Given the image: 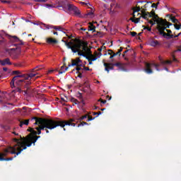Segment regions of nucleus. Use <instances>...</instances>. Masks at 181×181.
I'll use <instances>...</instances> for the list:
<instances>
[{"mask_svg":"<svg viewBox=\"0 0 181 181\" xmlns=\"http://www.w3.org/2000/svg\"><path fill=\"white\" fill-rule=\"evenodd\" d=\"M153 18V21H156L157 22V25L159 22H160V20H162L163 18H159V17L158 16V15H156V13L153 14V16H152Z\"/></svg>","mask_w":181,"mask_h":181,"instance_id":"obj_23","label":"nucleus"},{"mask_svg":"<svg viewBox=\"0 0 181 181\" xmlns=\"http://www.w3.org/2000/svg\"><path fill=\"white\" fill-rule=\"evenodd\" d=\"M3 70L4 71H8V68H4Z\"/></svg>","mask_w":181,"mask_h":181,"instance_id":"obj_63","label":"nucleus"},{"mask_svg":"<svg viewBox=\"0 0 181 181\" xmlns=\"http://www.w3.org/2000/svg\"><path fill=\"white\" fill-rule=\"evenodd\" d=\"M141 11V7H138V6H136V7H135L134 8V12H139Z\"/></svg>","mask_w":181,"mask_h":181,"instance_id":"obj_39","label":"nucleus"},{"mask_svg":"<svg viewBox=\"0 0 181 181\" xmlns=\"http://www.w3.org/2000/svg\"><path fill=\"white\" fill-rule=\"evenodd\" d=\"M29 90H30V89L26 88L25 90H23V93H24V95H29V92H28Z\"/></svg>","mask_w":181,"mask_h":181,"instance_id":"obj_38","label":"nucleus"},{"mask_svg":"<svg viewBox=\"0 0 181 181\" xmlns=\"http://www.w3.org/2000/svg\"><path fill=\"white\" fill-rule=\"evenodd\" d=\"M102 104H105L107 103V100H103L102 99L99 100Z\"/></svg>","mask_w":181,"mask_h":181,"instance_id":"obj_51","label":"nucleus"},{"mask_svg":"<svg viewBox=\"0 0 181 181\" xmlns=\"http://www.w3.org/2000/svg\"><path fill=\"white\" fill-rule=\"evenodd\" d=\"M130 35L132 36V37H135V36H136V35L138 34L136 33V32L133 31L130 32Z\"/></svg>","mask_w":181,"mask_h":181,"instance_id":"obj_43","label":"nucleus"},{"mask_svg":"<svg viewBox=\"0 0 181 181\" xmlns=\"http://www.w3.org/2000/svg\"><path fill=\"white\" fill-rule=\"evenodd\" d=\"M107 52L114 53V51H112V49H108Z\"/></svg>","mask_w":181,"mask_h":181,"instance_id":"obj_62","label":"nucleus"},{"mask_svg":"<svg viewBox=\"0 0 181 181\" xmlns=\"http://www.w3.org/2000/svg\"><path fill=\"white\" fill-rule=\"evenodd\" d=\"M20 139L14 138L13 141L18 144L17 146L11 151V153H16L20 155L22 151H25L27 148L32 146V144L35 146V144L37 141V139L40 138V136H28L26 139L22 141V136H19Z\"/></svg>","mask_w":181,"mask_h":181,"instance_id":"obj_3","label":"nucleus"},{"mask_svg":"<svg viewBox=\"0 0 181 181\" xmlns=\"http://www.w3.org/2000/svg\"><path fill=\"white\" fill-rule=\"evenodd\" d=\"M180 26H181V24H179V25L175 24V25H174V28H175L177 30H180Z\"/></svg>","mask_w":181,"mask_h":181,"instance_id":"obj_37","label":"nucleus"},{"mask_svg":"<svg viewBox=\"0 0 181 181\" xmlns=\"http://www.w3.org/2000/svg\"><path fill=\"white\" fill-rule=\"evenodd\" d=\"M88 56L86 57V60H88V62H95V60H97V57L95 56L94 54H93V53L91 52V49H90V52H88L87 54Z\"/></svg>","mask_w":181,"mask_h":181,"instance_id":"obj_11","label":"nucleus"},{"mask_svg":"<svg viewBox=\"0 0 181 181\" xmlns=\"http://www.w3.org/2000/svg\"><path fill=\"white\" fill-rule=\"evenodd\" d=\"M29 122H35V120H32L31 119L23 120L20 122V127H22L23 125H29Z\"/></svg>","mask_w":181,"mask_h":181,"instance_id":"obj_16","label":"nucleus"},{"mask_svg":"<svg viewBox=\"0 0 181 181\" xmlns=\"http://www.w3.org/2000/svg\"><path fill=\"white\" fill-rule=\"evenodd\" d=\"M103 66H105V71L110 73V70H114V65L112 63H104Z\"/></svg>","mask_w":181,"mask_h":181,"instance_id":"obj_13","label":"nucleus"},{"mask_svg":"<svg viewBox=\"0 0 181 181\" xmlns=\"http://www.w3.org/2000/svg\"><path fill=\"white\" fill-rule=\"evenodd\" d=\"M31 121H35L34 125H38V127H35L37 132V135H40L42 131L46 132V134H49V129H54L57 127H61V128H64L66 125L69 127H76V123H74L76 120L74 119H70L69 121L54 119L49 118H42L33 117Z\"/></svg>","mask_w":181,"mask_h":181,"instance_id":"obj_1","label":"nucleus"},{"mask_svg":"<svg viewBox=\"0 0 181 181\" xmlns=\"http://www.w3.org/2000/svg\"><path fill=\"white\" fill-rule=\"evenodd\" d=\"M98 50L99 51V53H101V52H103V46L100 48H98Z\"/></svg>","mask_w":181,"mask_h":181,"instance_id":"obj_56","label":"nucleus"},{"mask_svg":"<svg viewBox=\"0 0 181 181\" xmlns=\"http://www.w3.org/2000/svg\"><path fill=\"white\" fill-rule=\"evenodd\" d=\"M69 67L66 66V63H64V65L61 66V69L59 71V74H63V73H66Z\"/></svg>","mask_w":181,"mask_h":181,"instance_id":"obj_19","label":"nucleus"},{"mask_svg":"<svg viewBox=\"0 0 181 181\" xmlns=\"http://www.w3.org/2000/svg\"><path fill=\"white\" fill-rule=\"evenodd\" d=\"M71 64H69L68 67H71V66H78L79 63H81L80 58H76V59H71Z\"/></svg>","mask_w":181,"mask_h":181,"instance_id":"obj_14","label":"nucleus"},{"mask_svg":"<svg viewBox=\"0 0 181 181\" xmlns=\"http://www.w3.org/2000/svg\"><path fill=\"white\" fill-rule=\"evenodd\" d=\"M47 43H49V45H56L57 43H59V41L56 39L49 37L47 39Z\"/></svg>","mask_w":181,"mask_h":181,"instance_id":"obj_18","label":"nucleus"},{"mask_svg":"<svg viewBox=\"0 0 181 181\" xmlns=\"http://www.w3.org/2000/svg\"><path fill=\"white\" fill-rule=\"evenodd\" d=\"M88 115H85L83 116H81L80 118H79V121H83V119H86V118H88Z\"/></svg>","mask_w":181,"mask_h":181,"instance_id":"obj_35","label":"nucleus"},{"mask_svg":"<svg viewBox=\"0 0 181 181\" xmlns=\"http://www.w3.org/2000/svg\"><path fill=\"white\" fill-rule=\"evenodd\" d=\"M159 64L155 63H146L144 71L146 74H152L153 73V70H152V67H155L157 71H160L159 69Z\"/></svg>","mask_w":181,"mask_h":181,"instance_id":"obj_8","label":"nucleus"},{"mask_svg":"<svg viewBox=\"0 0 181 181\" xmlns=\"http://www.w3.org/2000/svg\"><path fill=\"white\" fill-rule=\"evenodd\" d=\"M115 56H117L115 52H113L112 54L110 55V59H114V57H115Z\"/></svg>","mask_w":181,"mask_h":181,"instance_id":"obj_47","label":"nucleus"},{"mask_svg":"<svg viewBox=\"0 0 181 181\" xmlns=\"http://www.w3.org/2000/svg\"><path fill=\"white\" fill-rule=\"evenodd\" d=\"M181 52V49H177V50H175V51H174V53H176V52Z\"/></svg>","mask_w":181,"mask_h":181,"instance_id":"obj_57","label":"nucleus"},{"mask_svg":"<svg viewBox=\"0 0 181 181\" xmlns=\"http://www.w3.org/2000/svg\"><path fill=\"white\" fill-rule=\"evenodd\" d=\"M66 47L71 49L73 53H78V56H83L86 59L87 54L90 53L88 42L78 38L72 39L69 43H66Z\"/></svg>","mask_w":181,"mask_h":181,"instance_id":"obj_2","label":"nucleus"},{"mask_svg":"<svg viewBox=\"0 0 181 181\" xmlns=\"http://www.w3.org/2000/svg\"><path fill=\"white\" fill-rule=\"evenodd\" d=\"M37 135V132H36V130H35V129H33V130H31V134L28 136H36Z\"/></svg>","mask_w":181,"mask_h":181,"instance_id":"obj_27","label":"nucleus"},{"mask_svg":"<svg viewBox=\"0 0 181 181\" xmlns=\"http://www.w3.org/2000/svg\"><path fill=\"white\" fill-rule=\"evenodd\" d=\"M94 55L98 58L100 59V57L103 56V54L101 52H97V51L95 52Z\"/></svg>","mask_w":181,"mask_h":181,"instance_id":"obj_32","label":"nucleus"},{"mask_svg":"<svg viewBox=\"0 0 181 181\" xmlns=\"http://www.w3.org/2000/svg\"><path fill=\"white\" fill-rule=\"evenodd\" d=\"M160 64L163 65L172 64V61L170 60L163 61V59H160Z\"/></svg>","mask_w":181,"mask_h":181,"instance_id":"obj_26","label":"nucleus"},{"mask_svg":"<svg viewBox=\"0 0 181 181\" xmlns=\"http://www.w3.org/2000/svg\"><path fill=\"white\" fill-rule=\"evenodd\" d=\"M32 130H33V128L32 127H29V129H28V132H30L32 134Z\"/></svg>","mask_w":181,"mask_h":181,"instance_id":"obj_55","label":"nucleus"},{"mask_svg":"<svg viewBox=\"0 0 181 181\" xmlns=\"http://www.w3.org/2000/svg\"><path fill=\"white\" fill-rule=\"evenodd\" d=\"M151 8H158V4H156L155 3H153V4H151Z\"/></svg>","mask_w":181,"mask_h":181,"instance_id":"obj_49","label":"nucleus"},{"mask_svg":"<svg viewBox=\"0 0 181 181\" xmlns=\"http://www.w3.org/2000/svg\"><path fill=\"white\" fill-rule=\"evenodd\" d=\"M141 12V18H143L144 19H146L147 21H149L148 18H152V16L155 15V11L153 9L149 13L146 12V9L142 8Z\"/></svg>","mask_w":181,"mask_h":181,"instance_id":"obj_9","label":"nucleus"},{"mask_svg":"<svg viewBox=\"0 0 181 181\" xmlns=\"http://www.w3.org/2000/svg\"><path fill=\"white\" fill-rule=\"evenodd\" d=\"M2 4H10L9 1H6V0H1Z\"/></svg>","mask_w":181,"mask_h":181,"instance_id":"obj_50","label":"nucleus"},{"mask_svg":"<svg viewBox=\"0 0 181 181\" xmlns=\"http://www.w3.org/2000/svg\"><path fill=\"white\" fill-rule=\"evenodd\" d=\"M165 30H166V32H168L167 34H168V35H170V33H172V30H168L165 28Z\"/></svg>","mask_w":181,"mask_h":181,"instance_id":"obj_52","label":"nucleus"},{"mask_svg":"<svg viewBox=\"0 0 181 181\" xmlns=\"http://www.w3.org/2000/svg\"><path fill=\"white\" fill-rule=\"evenodd\" d=\"M1 66H11L12 62H11V59L9 58H6L4 59H0Z\"/></svg>","mask_w":181,"mask_h":181,"instance_id":"obj_12","label":"nucleus"},{"mask_svg":"<svg viewBox=\"0 0 181 181\" xmlns=\"http://www.w3.org/2000/svg\"><path fill=\"white\" fill-rule=\"evenodd\" d=\"M35 2H47V0H34Z\"/></svg>","mask_w":181,"mask_h":181,"instance_id":"obj_46","label":"nucleus"},{"mask_svg":"<svg viewBox=\"0 0 181 181\" xmlns=\"http://www.w3.org/2000/svg\"><path fill=\"white\" fill-rule=\"evenodd\" d=\"M42 25L44 26V28H45V29H54L55 30H59V32H63V30H64V29L60 26H53L45 23H42Z\"/></svg>","mask_w":181,"mask_h":181,"instance_id":"obj_10","label":"nucleus"},{"mask_svg":"<svg viewBox=\"0 0 181 181\" xmlns=\"http://www.w3.org/2000/svg\"><path fill=\"white\" fill-rule=\"evenodd\" d=\"M12 134H13L14 135H19L18 133H16V132H15V131H13V132H12Z\"/></svg>","mask_w":181,"mask_h":181,"instance_id":"obj_59","label":"nucleus"},{"mask_svg":"<svg viewBox=\"0 0 181 181\" xmlns=\"http://www.w3.org/2000/svg\"><path fill=\"white\" fill-rule=\"evenodd\" d=\"M62 42H63L64 43H65V45L67 46L66 43H70V42H67L64 40H62Z\"/></svg>","mask_w":181,"mask_h":181,"instance_id":"obj_54","label":"nucleus"},{"mask_svg":"<svg viewBox=\"0 0 181 181\" xmlns=\"http://www.w3.org/2000/svg\"><path fill=\"white\" fill-rule=\"evenodd\" d=\"M16 145H14L13 146H9L8 148H6L4 150V153H0V161H4V160H12V158H4V156H6L8 155V153H12L13 155H16V153H13L12 151H13V149H15V148H16L18 146V143L16 142Z\"/></svg>","mask_w":181,"mask_h":181,"instance_id":"obj_6","label":"nucleus"},{"mask_svg":"<svg viewBox=\"0 0 181 181\" xmlns=\"http://www.w3.org/2000/svg\"><path fill=\"white\" fill-rule=\"evenodd\" d=\"M76 74H78V77L79 78H83V71H81L79 73H76Z\"/></svg>","mask_w":181,"mask_h":181,"instance_id":"obj_42","label":"nucleus"},{"mask_svg":"<svg viewBox=\"0 0 181 181\" xmlns=\"http://www.w3.org/2000/svg\"><path fill=\"white\" fill-rule=\"evenodd\" d=\"M53 35H56L57 36V35H59V33L56 31H53Z\"/></svg>","mask_w":181,"mask_h":181,"instance_id":"obj_58","label":"nucleus"},{"mask_svg":"<svg viewBox=\"0 0 181 181\" xmlns=\"http://www.w3.org/2000/svg\"><path fill=\"white\" fill-rule=\"evenodd\" d=\"M150 45L153 47H156V46H160V43H159V41L156 40H153L150 42Z\"/></svg>","mask_w":181,"mask_h":181,"instance_id":"obj_20","label":"nucleus"},{"mask_svg":"<svg viewBox=\"0 0 181 181\" xmlns=\"http://www.w3.org/2000/svg\"><path fill=\"white\" fill-rule=\"evenodd\" d=\"M130 21H132V22H134V23H139V21H141V18H137L136 19H134V18H131Z\"/></svg>","mask_w":181,"mask_h":181,"instance_id":"obj_29","label":"nucleus"},{"mask_svg":"<svg viewBox=\"0 0 181 181\" xmlns=\"http://www.w3.org/2000/svg\"><path fill=\"white\" fill-rule=\"evenodd\" d=\"M37 73H29V74H23L21 75L15 76L10 82V85L11 87H15V83L17 86L27 88L28 90L30 88V84H32V81H35L33 77H35Z\"/></svg>","mask_w":181,"mask_h":181,"instance_id":"obj_4","label":"nucleus"},{"mask_svg":"<svg viewBox=\"0 0 181 181\" xmlns=\"http://www.w3.org/2000/svg\"><path fill=\"white\" fill-rule=\"evenodd\" d=\"M167 16H168L171 21V22H173V23H177L179 22V20L176 19V17L173 16V15L170 14H168Z\"/></svg>","mask_w":181,"mask_h":181,"instance_id":"obj_21","label":"nucleus"},{"mask_svg":"<svg viewBox=\"0 0 181 181\" xmlns=\"http://www.w3.org/2000/svg\"><path fill=\"white\" fill-rule=\"evenodd\" d=\"M130 49H127L126 51L124 52V54H126V53H128V52H129Z\"/></svg>","mask_w":181,"mask_h":181,"instance_id":"obj_60","label":"nucleus"},{"mask_svg":"<svg viewBox=\"0 0 181 181\" xmlns=\"http://www.w3.org/2000/svg\"><path fill=\"white\" fill-rule=\"evenodd\" d=\"M62 7L65 11H69V12H74V15H76L77 16L81 13L78 8L74 6V4H64Z\"/></svg>","mask_w":181,"mask_h":181,"instance_id":"obj_7","label":"nucleus"},{"mask_svg":"<svg viewBox=\"0 0 181 181\" xmlns=\"http://www.w3.org/2000/svg\"><path fill=\"white\" fill-rule=\"evenodd\" d=\"M173 62H177V59H176V58L175 57V56H173Z\"/></svg>","mask_w":181,"mask_h":181,"instance_id":"obj_61","label":"nucleus"},{"mask_svg":"<svg viewBox=\"0 0 181 181\" xmlns=\"http://www.w3.org/2000/svg\"><path fill=\"white\" fill-rule=\"evenodd\" d=\"M144 30H148V32H151V30H152V28H151V27H148V26H144Z\"/></svg>","mask_w":181,"mask_h":181,"instance_id":"obj_44","label":"nucleus"},{"mask_svg":"<svg viewBox=\"0 0 181 181\" xmlns=\"http://www.w3.org/2000/svg\"><path fill=\"white\" fill-rule=\"evenodd\" d=\"M46 6L47 8H53V6L52 4H46Z\"/></svg>","mask_w":181,"mask_h":181,"instance_id":"obj_53","label":"nucleus"},{"mask_svg":"<svg viewBox=\"0 0 181 181\" xmlns=\"http://www.w3.org/2000/svg\"><path fill=\"white\" fill-rule=\"evenodd\" d=\"M88 30L91 31L93 33L95 32V27L94 24L90 23Z\"/></svg>","mask_w":181,"mask_h":181,"instance_id":"obj_22","label":"nucleus"},{"mask_svg":"<svg viewBox=\"0 0 181 181\" xmlns=\"http://www.w3.org/2000/svg\"><path fill=\"white\" fill-rule=\"evenodd\" d=\"M87 16H90V18H93V16H94V13L93 12H88L87 14H86Z\"/></svg>","mask_w":181,"mask_h":181,"instance_id":"obj_45","label":"nucleus"},{"mask_svg":"<svg viewBox=\"0 0 181 181\" xmlns=\"http://www.w3.org/2000/svg\"><path fill=\"white\" fill-rule=\"evenodd\" d=\"M83 70H86V71H93V69H90V68L86 66H83Z\"/></svg>","mask_w":181,"mask_h":181,"instance_id":"obj_41","label":"nucleus"},{"mask_svg":"<svg viewBox=\"0 0 181 181\" xmlns=\"http://www.w3.org/2000/svg\"><path fill=\"white\" fill-rule=\"evenodd\" d=\"M168 11L170 12H171L172 13H176V12H177V10H176V8L170 7L168 8Z\"/></svg>","mask_w":181,"mask_h":181,"instance_id":"obj_31","label":"nucleus"},{"mask_svg":"<svg viewBox=\"0 0 181 181\" xmlns=\"http://www.w3.org/2000/svg\"><path fill=\"white\" fill-rule=\"evenodd\" d=\"M8 53H9V56L13 60H16V59H18L19 57V53H18L16 52H9Z\"/></svg>","mask_w":181,"mask_h":181,"instance_id":"obj_17","label":"nucleus"},{"mask_svg":"<svg viewBox=\"0 0 181 181\" xmlns=\"http://www.w3.org/2000/svg\"><path fill=\"white\" fill-rule=\"evenodd\" d=\"M11 88H15L17 87V88H16L17 93H23V90H22V88H26V87H25L23 86H18L16 83V82H14V86L12 87V86L11 85Z\"/></svg>","mask_w":181,"mask_h":181,"instance_id":"obj_15","label":"nucleus"},{"mask_svg":"<svg viewBox=\"0 0 181 181\" xmlns=\"http://www.w3.org/2000/svg\"><path fill=\"white\" fill-rule=\"evenodd\" d=\"M116 66V67H119V69H122V64L121 62H117L113 64V66Z\"/></svg>","mask_w":181,"mask_h":181,"instance_id":"obj_28","label":"nucleus"},{"mask_svg":"<svg viewBox=\"0 0 181 181\" xmlns=\"http://www.w3.org/2000/svg\"><path fill=\"white\" fill-rule=\"evenodd\" d=\"M170 26H172V23L168 22L166 19H161L158 23V30L160 35H162L163 37H166L168 36L169 39H173V37H179V35H173V34H166L165 33V29H169Z\"/></svg>","mask_w":181,"mask_h":181,"instance_id":"obj_5","label":"nucleus"},{"mask_svg":"<svg viewBox=\"0 0 181 181\" xmlns=\"http://www.w3.org/2000/svg\"><path fill=\"white\" fill-rule=\"evenodd\" d=\"M155 22H156V20H155L154 21H153V20L148 21V23H150V25H151V26H153V25H155Z\"/></svg>","mask_w":181,"mask_h":181,"instance_id":"obj_40","label":"nucleus"},{"mask_svg":"<svg viewBox=\"0 0 181 181\" xmlns=\"http://www.w3.org/2000/svg\"><path fill=\"white\" fill-rule=\"evenodd\" d=\"M13 39L14 42H17L18 43V45H23V42H22V40H20L18 37L13 36Z\"/></svg>","mask_w":181,"mask_h":181,"instance_id":"obj_25","label":"nucleus"},{"mask_svg":"<svg viewBox=\"0 0 181 181\" xmlns=\"http://www.w3.org/2000/svg\"><path fill=\"white\" fill-rule=\"evenodd\" d=\"M53 71H54L53 70H49V71H48V73H49V74L53 73Z\"/></svg>","mask_w":181,"mask_h":181,"instance_id":"obj_64","label":"nucleus"},{"mask_svg":"<svg viewBox=\"0 0 181 181\" xmlns=\"http://www.w3.org/2000/svg\"><path fill=\"white\" fill-rule=\"evenodd\" d=\"M93 119H95V117H93L90 115H88V119H87V122H90V121H93Z\"/></svg>","mask_w":181,"mask_h":181,"instance_id":"obj_36","label":"nucleus"},{"mask_svg":"<svg viewBox=\"0 0 181 181\" xmlns=\"http://www.w3.org/2000/svg\"><path fill=\"white\" fill-rule=\"evenodd\" d=\"M93 115H101V112H94Z\"/></svg>","mask_w":181,"mask_h":181,"instance_id":"obj_48","label":"nucleus"},{"mask_svg":"<svg viewBox=\"0 0 181 181\" xmlns=\"http://www.w3.org/2000/svg\"><path fill=\"white\" fill-rule=\"evenodd\" d=\"M77 67H76L74 69L72 70L71 73H73L74 71H76V73H80L81 71H83V68L76 66Z\"/></svg>","mask_w":181,"mask_h":181,"instance_id":"obj_24","label":"nucleus"},{"mask_svg":"<svg viewBox=\"0 0 181 181\" xmlns=\"http://www.w3.org/2000/svg\"><path fill=\"white\" fill-rule=\"evenodd\" d=\"M84 125H88V123H87L86 122H81V124H78L77 127H84Z\"/></svg>","mask_w":181,"mask_h":181,"instance_id":"obj_34","label":"nucleus"},{"mask_svg":"<svg viewBox=\"0 0 181 181\" xmlns=\"http://www.w3.org/2000/svg\"><path fill=\"white\" fill-rule=\"evenodd\" d=\"M124 50V47H120L119 49H118L117 52L115 53L116 54V56H121V52Z\"/></svg>","mask_w":181,"mask_h":181,"instance_id":"obj_30","label":"nucleus"},{"mask_svg":"<svg viewBox=\"0 0 181 181\" xmlns=\"http://www.w3.org/2000/svg\"><path fill=\"white\" fill-rule=\"evenodd\" d=\"M12 74H16V76H21L22 75V72L20 71H13Z\"/></svg>","mask_w":181,"mask_h":181,"instance_id":"obj_33","label":"nucleus"}]
</instances>
